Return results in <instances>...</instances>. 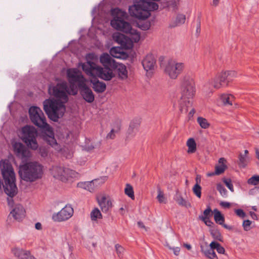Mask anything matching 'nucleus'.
Returning a JSON list of instances; mask_svg holds the SVG:
<instances>
[{"label":"nucleus","instance_id":"8fccbe9b","mask_svg":"<svg viewBox=\"0 0 259 259\" xmlns=\"http://www.w3.org/2000/svg\"><path fill=\"white\" fill-rule=\"evenodd\" d=\"M251 224V221L249 220H244L242 224V226L245 231H247L250 230V225Z\"/></svg>","mask_w":259,"mask_h":259},{"label":"nucleus","instance_id":"4c0bfd02","mask_svg":"<svg viewBox=\"0 0 259 259\" xmlns=\"http://www.w3.org/2000/svg\"><path fill=\"white\" fill-rule=\"evenodd\" d=\"M197 122L200 126L203 128H207L209 126V123L207 120L203 117H198L197 118Z\"/></svg>","mask_w":259,"mask_h":259},{"label":"nucleus","instance_id":"b1692460","mask_svg":"<svg viewBox=\"0 0 259 259\" xmlns=\"http://www.w3.org/2000/svg\"><path fill=\"white\" fill-rule=\"evenodd\" d=\"M98 203L103 211L106 212L111 207L112 203L110 199H107L105 196H103L100 200H98Z\"/></svg>","mask_w":259,"mask_h":259},{"label":"nucleus","instance_id":"bf43d9fd","mask_svg":"<svg viewBox=\"0 0 259 259\" xmlns=\"http://www.w3.org/2000/svg\"><path fill=\"white\" fill-rule=\"evenodd\" d=\"M220 204L222 207L224 208H229L231 206V204L229 202L226 201H222Z\"/></svg>","mask_w":259,"mask_h":259},{"label":"nucleus","instance_id":"f8f14e48","mask_svg":"<svg viewBox=\"0 0 259 259\" xmlns=\"http://www.w3.org/2000/svg\"><path fill=\"white\" fill-rule=\"evenodd\" d=\"M67 76L69 83H76L78 88L85 83V79L81 72L76 68H70L67 70Z\"/></svg>","mask_w":259,"mask_h":259},{"label":"nucleus","instance_id":"680f3d73","mask_svg":"<svg viewBox=\"0 0 259 259\" xmlns=\"http://www.w3.org/2000/svg\"><path fill=\"white\" fill-rule=\"evenodd\" d=\"M195 181H196L195 184L199 185V184L201 183V176L199 175H197L196 176Z\"/></svg>","mask_w":259,"mask_h":259},{"label":"nucleus","instance_id":"e433bc0d","mask_svg":"<svg viewBox=\"0 0 259 259\" xmlns=\"http://www.w3.org/2000/svg\"><path fill=\"white\" fill-rule=\"evenodd\" d=\"M222 73L225 74V76H226V81L227 82L231 81L232 78L236 76V73L234 71H228L222 72Z\"/></svg>","mask_w":259,"mask_h":259},{"label":"nucleus","instance_id":"37998d69","mask_svg":"<svg viewBox=\"0 0 259 259\" xmlns=\"http://www.w3.org/2000/svg\"><path fill=\"white\" fill-rule=\"evenodd\" d=\"M227 166L225 164L217 165L215 166L214 174L220 175L224 172Z\"/></svg>","mask_w":259,"mask_h":259},{"label":"nucleus","instance_id":"1a4fd4ad","mask_svg":"<svg viewBox=\"0 0 259 259\" xmlns=\"http://www.w3.org/2000/svg\"><path fill=\"white\" fill-rule=\"evenodd\" d=\"M185 64L182 62H178L174 60H169L166 64L164 72L171 79H176L183 71Z\"/></svg>","mask_w":259,"mask_h":259},{"label":"nucleus","instance_id":"58836bf2","mask_svg":"<svg viewBox=\"0 0 259 259\" xmlns=\"http://www.w3.org/2000/svg\"><path fill=\"white\" fill-rule=\"evenodd\" d=\"M217 189L220 192L221 196L223 197H227V190L222 185L219 183L217 185Z\"/></svg>","mask_w":259,"mask_h":259},{"label":"nucleus","instance_id":"774afa93","mask_svg":"<svg viewBox=\"0 0 259 259\" xmlns=\"http://www.w3.org/2000/svg\"><path fill=\"white\" fill-rule=\"evenodd\" d=\"M39 150H40V152L41 153V156L45 157V156H47V153L46 152V151L45 150L42 151L41 149H40Z\"/></svg>","mask_w":259,"mask_h":259},{"label":"nucleus","instance_id":"5fc2aeb1","mask_svg":"<svg viewBox=\"0 0 259 259\" xmlns=\"http://www.w3.org/2000/svg\"><path fill=\"white\" fill-rule=\"evenodd\" d=\"M235 213L240 218L243 219L246 217L244 211L241 209H237L235 210Z\"/></svg>","mask_w":259,"mask_h":259},{"label":"nucleus","instance_id":"4d7b16f0","mask_svg":"<svg viewBox=\"0 0 259 259\" xmlns=\"http://www.w3.org/2000/svg\"><path fill=\"white\" fill-rule=\"evenodd\" d=\"M210 251H211V254H210V255L208 256V258H210V259H218L217 256V254L215 252V251H214V250L212 249H210Z\"/></svg>","mask_w":259,"mask_h":259},{"label":"nucleus","instance_id":"6e6552de","mask_svg":"<svg viewBox=\"0 0 259 259\" xmlns=\"http://www.w3.org/2000/svg\"><path fill=\"white\" fill-rule=\"evenodd\" d=\"M115 13L117 15L114 17L110 22L112 27L125 33H134L136 31L132 29L130 23L124 21L122 18L120 17V16L124 17L125 13L122 12L119 9H114L112 10L113 15Z\"/></svg>","mask_w":259,"mask_h":259},{"label":"nucleus","instance_id":"79ce46f5","mask_svg":"<svg viewBox=\"0 0 259 259\" xmlns=\"http://www.w3.org/2000/svg\"><path fill=\"white\" fill-rule=\"evenodd\" d=\"M247 183L248 184L253 186L257 185L259 184V175H254L252 176L248 180Z\"/></svg>","mask_w":259,"mask_h":259},{"label":"nucleus","instance_id":"4468645a","mask_svg":"<svg viewBox=\"0 0 259 259\" xmlns=\"http://www.w3.org/2000/svg\"><path fill=\"white\" fill-rule=\"evenodd\" d=\"M73 213V209L70 205H66L57 213L53 215L55 221L62 222L69 219Z\"/></svg>","mask_w":259,"mask_h":259},{"label":"nucleus","instance_id":"7ed1b4c3","mask_svg":"<svg viewBox=\"0 0 259 259\" xmlns=\"http://www.w3.org/2000/svg\"><path fill=\"white\" fill-rule=\"evenodd\" d=\"M29 115L31 122L38 127L47 132L48 136L51 139L49 141L52 146L57 145L54 138V133L52 128L47 122L46 118L42 110L38 107L32 106L29 109Z\"/></svg>","mask_w":259,"mask_h":259},{"label":"nucleus","instance_id":"aec40b11","mask_svg":"<svg viewBox=\"0 0 259 259\" xmlns=\"http://www.w3.org/2000/svg\"><path fill=\"white\" fill-rule=\"evenodd\" d=\"M91 82L93 84V89L97 93H102L105 91L106 84L102 81H100L96 77H93V78L91 79Z\"/></svg>","mask_w":259,"mask_h":259},{"label":"nucleus","instance_id":"6e6d98bb","mask_svg":"<svg viewBox=\"0 0 259 259\" xmlns=\"http://www.w3.org/2000/svg\"><path fill=\"white\" fill-rule=\"evenodd\" d=\"M167 246L169 249L172 250L175 255H178L180 253V249L179 247H171L169 245H167Z\"/></svg>","mask_w":259,"mask_h":259},{"label":"nucleus","instance_id":"3c124183","mask_svg":"<svg viewBox=\"0 0 259 259\" xmlns=\"http://www.w3.org/2000/svg\"><path fill=\"white\" fill-rule=\"evenodd\" d=\"M199 219L203 221L207 226L210 227L213 224V222H212L208 217L199 216Z\"/></svg>","mask_w":259,"mask_h":259},{"label":"nucleus","instance_id":"393cba45","mask_svg":"<svg viewBox=\"0 0 259 259\" xmlns=\"http://www.w3.org/2000/svg\"><path fill=\"white\" fill-rule=\"evenodd\" d=\"M114 67L117 68V73L121 79H124L127 77V71L124 65L123 64L116 65V63Z\"/></svg>","mask_w":259,"mask_h":259},{"label":"nucleus","instance_id":"052dcab7","mask_svg":"<svg viewBox=\"0 0 259 259\" xmlns=\"http://www.w3.org/2000/svg\"><path fill=\"white\" fill-rule=\"evenodd\" d=\"M200 26H201V22H200V19L199 18H198L197 20V27H196V32L197 33H199L200 32Z\"/></svg>","mask_w":259,"mask_h":259},{"label":"nucleus","instance_id":"f03ea898","mask_svg":"<svg viewBox=\"0 0 259 259\" xmlns=\"http://www.w3.org/2000/svg\"><path fill=\"white\" fill-rule=\"evenodd\" d=\"M195 93L193 79L189 76H185L181 81L180 85L181 98L179 101L180 111L186 113L192 107L193 99Z\"/></svg>","mask_w":259,"mask_h":259},{"label":"nucleus","instance_id":"39448f33","mask_svg":"<svg viewBox=\"0 0 259 259\" xmlns=\"http://www.w3.org/2000/svg\"><path fill=\"white\" fill-rule=\"evenodd\" d=\"M19 175L21 179L27 182H33L40 179L42 175V166L37 162H27L20 165Z\"/></svg>","mask_w":259,"mask_h":259},{"label":"nucleus","instance_id":"423d86ee","mask_svg":"<svg viewBox=\"0 0 259 259\" xmlns=\"http://www.w3.org/2000/svg\"><path fill=\"white\" fill-rule=\"evenodd\" d=\"M81 68L88 75L97 76L105 80H110L114 76L110 67L102 68L92 61L87 60L86 62L82 63Z\"/></svg>","mask_w":259,"mask_h":259},{"label":"nucleus","instance_id":"dca6fc26","mask_svg":"<svg viewBox=\"0 0 259 259\" xmlns=\"http://www.w3.org/2000/svg\"><path fill=\"white\" fill-rule=\"evenodd\" d=\"M10 215H12L15 220L20 221L25 216V210L22 205L16 204L10 212Z\"/></svg>","mask_w":259,"mask_h":259},{"label":"nucleus","instance_id":"4be33fe9","mask_svg":"<svg viewBox=\"0 0 259 259\" xmlns=\"http://www.w3.org/2000/svg\"><path fill=\"white\" fill-rule=\"evenodd\" d=\"M103 182L100 181L99 179H95L90 182H80L77 184L78 187L88 190L90 192L94 190L95 187L97 186V183L100 184Z\"/></svg>","mask_w":259,"mask_h":259},{"label":"nucleus","instance_id":"7c9ffc66","mask_svg":"<svg viewBox=\"0 0 259 259\" xmlns=\"http://www.w3.org/2000/svg\"><path fill=\"white\" fill-rule=\"evenodd\" d=\"M187 145L188 147V152L192 153L196 151V145L193 139H189L187 142Z\"/></svg>","mask_w":259,"mask_h":259},{"label":"nucleus","instance_id":"a878e982","mask_svg":"<svg viewBox=\"0 0 259 259\" xmlns=\"http://www.w3.org/2000/svg\"><path fill=\"white\" fill-rule=\"evenodd\" d=\"M186 17L183 14H179L177 16L176 19L172 21L169 24L170 27H175L184 24L185 22Z\"/></svg>","mask_w":259,"mask_h":259},{"label":"nucleus","instance_id":"c85d7f7f","mask_svg":"<svg viewBox=\"0 0 259 259\" xmlns=\"http://www.w3.org/2000/svg\"><path fill=\"white\" fill-rule=\"evenodd\" d=\"M213 212L214 213V219L215 222L219 225L223 224V223L225 222V218L221 212L217 209H214Z\"/></svg>","mask_w":259,"mask_h":259},{"label":"nucleus","instance_id":"6ab92c4d","mask_svg":"<svg viewBox=\"0 0 259 259\" xmlns=\"http://www.w3.org/2000/svg\"><path fill=\"white\" fill-rule=\"evenodd\" d=\"M12 252L16 257L20 259H35L28 250L16 247L12 249Z\"/></svg>","mask_w":259,"mask_h":259},{"label":"nucleus","instance_id":"20e7f679","mask_svg":"<svg viewBox=\"0 0 259 259\" xmlns=\"http://www.w3.org/2000/svg\"><path fill=\"white\" fill-rule=\"evenodd\" d=\"M158 8V5L155 2L135 0L134 5L129 7L128 11L132 16L144 20L150 16V11L156 10Z\"/></svg>","mask_w":259,"mask_h":259},{"label":"nucleus","instance_id":"de8ad7c7","mask_svg":"<svg viewBox=\"0 0 259 259\" xmlns=\"http://www.w3.org/2000/svg\"><path fill=\"white\" fill-rule=\"evenodd\" d=\"M116 253L119 257L122 256L123 252L124 251V248L119 244H116L115 245Z\"/></svg>","mask_w":259,"mask_h":259},{"label":"nucleus","instance_id":"09e8293b","mask_svg":"<svg viewBox=\"0 0 259 259\" xmlns=\"http://www.w3.org/2000/svg\"><path fill=\"white\" fill-rule=\"evenodd\" d=\"M158 194L157 196V199H158V201L160 203H165L166 202L165 200L166 199L163 195V194L161 191L160 189L159 188L158 189Z\"/></svg>","mask_w":259,"mask_h":259},{"label":"nucleus","instance_id":"bb28decb","mask_svg":"<svg viewBox=\"0 0 259 259\" xmlns=\"http://www.w3.org/2000/svg\"><path fill=\"white\" fill-rule=\"evenodd\" d=\"M220 100L223 105L228 106L232 105L234 97L232 95L223 94L220 97Z\"/></svg>","mask_w":259,"mask_h":259},{"label":"nucleus","instance_id":"ea45409f","mask_svg":"<svg viewBox=\"0 0 259 259\" xmlns=\"http://www.w3.org/2000/svg\"><path fill=\"white\" fill-rule=\"evenodd\" d=\"M210 233L213 238L220 241H222V237L220 232L217 229H211Z\"/></svg>","mask_w":259,"mask_h":259},{"label":"nucleus","instance_id":"9d476101","mask_svg":"<svg viewBox=\"0 0 259 259\" xmlns=\"http://www.w3.org/2000/svg\"><path fill=\"white\" fill-rule=\"evenodd\" d=\"M225 74L222 72L216 75L214 78L208 80L204 85V91L206 92H212V89H219L223 86L226 81Z\"/></svg>","mask_w":259,"mask_h":259},{"label":"nucleus","instance_id":"9b49d317","mask_svg":"<svg viewBox=\"0 0 259 259\" xmlns=\"http://www.w3.org/2000/svg\"><path fill=\"white\" fill-rule=\"evenodd\" d=\"M53 177L62 181H65L69 177H73L74 171L67 168L53 166L51 169Z\"/></svg>","mask_w":259,"mask_h":259},{"label":"nucleus","instance_id":"0e129e2a","mask_svg":"<svg viewBox=\"0 0 259 259\" xmlns=\"http://www.w3.org/2000/svg\"><path fill=\"white\" fill-rule=\"evenodd\" d=\"M183 246L186 247L188 250H190L191 249V245L188 243H184Z\"/></svg>","mask_w":259,"mask_h":259},{"label":"nucleus","instance_id":"c756f323","mask_svg":"<svg viewBox=\"0 0 259 259\" xmlns=\"http://www.w3.org/2000/svg\"><path fill=\"white\" fill-rule=\"evenodd\" d=\"M250 159L248 155L240 153L239 155V165L240 167L244 168L249 162Z\"/></svg>","mask_w":259,"mask_h":259},{"label":"nucleus","instance_id":"603ef678","mask_svg":"<svg viewBox=\"0 0 259 259\" xmlns=\"http://www.w3.org/2000/svg\"><path fill=\"white\" fill-rule=\"evenodd\" d=\"M119 50V48H112L111 49L110 52L113 57L115 58H119V56L116 55L117 54H120L118 52Z\"/></svg>","mask_w":259,"mask_h":259},{"label":"nucleus","instance_id":"c9c22d12","mask_svg":"<svg viewBox=\"0 0 259 259\" xmlns=\"http://www.w3.org/2000/svg\"><path fill=\"white\" fill-rule=\"evenodd\" d=\"M200 248H201V252L207 257H208V256L210 255V254L211 253V251H210L211 250L210 249L214 250V248H212V247L210 246V245L209 246H207L206 243L205 246H204L203 245H201Z\"/></svg>","mask_w":259,"mask_h":259},{"label":"nucleus","instance_id":"c03bdc74","mask_svg":"<svg viewBox=\"0 0 259 259\" xmlns=\"http://www.w3.org/2000/svg\"><path fill=\"white\" fill-rule=\"evenodd\" d=\"M70 91H68V94H71L72 95H76L78 93V86L76 83H70Z\"/></svg>","mask_w":259,"mask_h":259},{"label":"nucleus","instance_id":"f257e3e1","mask_svg":"<svg viewBox=\"0 0 259 259\" xmlns=\"http://www.w3.org/2000/svg\"><path fill=\"white\" fill-rule=\"evenodd\" d=\"M48 90L49 94L58 100H45L43 102L44 110L51 120L56 122L63 117L66 111L64 103L68 100V87L66 82L63 81L50 85Z\"/></svg>","mask_w":259,"mask_h":259},{"label":"nucleus","instance_id":"338daca9","mask_svg":"<svg viewBox=\"0 0 259 259\" xmlns=\"http://www.w3.org/2000/svg\"><path fill=\"white\" fill-rule=\"evenodd\" d=\"M138 225L140 228H145V226H144V224L142 222H138Z\"/></svg>","mask_w":259,"mask_h":259},{"label":"nucleus","instance_id":"2eb2a0df","mask_svg":"<svg viewBox=\"0 0 259 259\" xmlns=\"http://www.w3.org/2000/svg\"><path fill=\"white\" fill-rule=\"evenodd\" d=\"M80 94L82 98L88 103H91L94 102L95 100V96L92 90L84 83L78 88Z\"/></svg>","mask_w":259,"mask_h":259},{"label":"nucleus","instance_id":"a211bd4d","mask_svg":"<svg viewBox=\"0 0 259 259\" xmlns=\"http://www.w3.org/2000/svg\"><path fill=\"white\" fill-rule=\"evenodd\" d=\"M140 124V120L138 119H134L130 122L129 127L127 132V139L133 138L137 133L139 126Z\"/></svg>","mask_w":259,"mask_h":259},{"label":"nucleus","instance_id":"2f4dec72","mask_svg":"<svg viewBox=\"0 0 259 259\" xmlns=\"http://www.w3.org/2000/svg\"><path fill=\"white\" fill-rule=\"evenodd\" d=\"M210 246L216 249L219 253L224 254L225 252V248L221 245L220 243L215 241H212L210 244Z\"/></svg>","mask_w":259,"mask_h":259},{"label":"nucleus","instance_id":"e2e57ef3","mask_svg":"<svg viewBox=\"0 0 259 259\" xmlns=\"http://www.w3.org/2000/svg\"><path fill=\"white\" fill-rule=\"evenodd\" d=\"M35 228L37 230H40L41 229V223L38 222L35 224Z\"/></svg>","mask_w":259,"mask_h":259},{"label":"nucleus","instance_id":"0eeeda50","mask_svg":"<svg viewBox=\"0 0 259 259\" xmlns=\"http://www.w3.org/2000/svg\"><path fill=\"white\" fill-rule=\"evenodd\" d=\"M37 136V131L33 126L26 125L21 129V139L28 148L33 150H36L38 148L36 140Z\"/></svg>","mask_w":259,"mask_h":259},{"label":"nucleus","instance_id":"f704fd0d","mask_svg":"<svg viewBox=\"0 0 259 259\" xmlns=\"http://www.w3.org/2000/svg\"><path fill=\"white\" fill-rule=\"evenodd\" d=\"M91 218L92 221H96L98 219L102 218V214L99 209H94L91 213Z\"/></svg>","mask_w":259,"mask_h":259},{"label":"nucleus","instance_id":"412c9836","mask_svg":"<svg viewBox=\"0 0 259 259\" xmlns=\"http://www.w3.org/2000/svg\"><path fill=\"white\" fill-rule=\"evenodd\" d=\"M100 62L105 67H114L116 62L107 53H103L100 58Z\"/></svg>","mask_w":259,"mask_h":259},{"label":"nucleus","instance_id":"72a5a7b5","mask_svg":"<svg viewBox=\"0 0 259 259\" xmlns=\"http://www.w3.org/2000/svg\"><path fill=\"white\" fill-rule=\"evenodd\" d=\"M124 193L132 199L134 200L135 199L133 188L130 184H127L126 185V187L124 189Z\"/></svg>","mask_w":259,"mask_h":259},{"label":"nucleus","instance_id":"13d9d810","mask_svg":"<svg viewBox=\"0 0 259 259\" xmlns=\"http://www.w3.org/2000/svg\"><path fill=\"white\" fill-rule=\"evenodd\" d=\"M212 211L210 206H207V208L203 212V215H202L203 217H207V216L210 214V213Z\"/></svg>","mask_w":259,"mask_h":259},{"label":"nucleus","instance_id":"5701e85b","mask_svg":"<svg viewBox=\"0 0 259 259\" xmlns=\"http://www.w3.org/2000/svg\"><path fill=\"white\" fill-rule=\"evenodd\" d=\"M113 38L116 42L120 44L123 48H128L127 45L128 39L124 34L118 32L115 33L113 34Z\"/></svg>","mask_w":259,"mask_h":259},{"label":"nucleus","instance_id":"a18cd8bd","mask_svg":"<svg viewBox=\"0 0 259 259\" xmlns=\"http://www.w3.org/2000/svg\"><path fill=\"white\" fill-rule=\"evenodd\" d=\"M138 27L142 30H147L150 27V23L149 22H145L143 23H138Z\"/></svg>","mask_w":259,"mask_h":259},{"label":"nucleus","instance_id":"a19ab883","mask_svg":"<svg viewBox=\"0 0 259 259\" xmlns=\"http://www.w3.org/2000/svg\"><path fill=\"white\" fill-rule=\"evenodd\" d=\"M201 187L200 185L195 184L192 188L194 194L199 198L201 196Z\"/></svg>","mask_w":259,"mask_h":259},{"label":"nucleus","instance_id":"864d4df0","mask_svg":"<svg viewBox=\"0 0 259 259\" xmlns=\"http://www.w3.org/2000/svg\"><path fill=\"white\" fill-rule=\"evenodd\" d=\"M100 146V142H97L96 143H92L91 145H88L87 147L88 151H91L95 148L99 147Z\"/></svg>","mask_w":259,"mask_h":259},{"label":"nucleus","instance_id":"69168bd1","mask_svg":"<svg viewBox=\"0 0 259 259\" xmlns=\"http://www.w3.org/2000/svg\"><path fill=\"white\" fill-rule=\"evenodd\" d=\"M226 161L224 158H220L219 160V163L220 164H225L224 162Z\"/></svg>","mask_w":259,"mask_h":259},{"label":"nucleus","instance_id":"f3484780","mask_svg":"<svg viewBox=\"0 0 259 259\" xmlns=\"http://www.w3.org/2000/svg\"><path fill=\"white\" fill-rule=\"evenodd\" d=\"M142 63L144 69L148 71L154 69L156 61L152 55L149 54L144 58Z\"/></svg>","mask_w":259,"mask_h":259},{"label":"nucleus","instance_id":"473e14b6","mask_svg":"<svg viewBox=\"0 0 259 259\" xmlns=\"http://www.w3.org/2000/svg\"><path fill=\"white\" fill-rule=\"evenodd\" d=\"M120 130L119 125L117 124L114 126L111 131L107 134L106 136L107 139H113L115 137V134H117Z\"/></svg>","mask_w":259,"mask_h":259},{"label":"nucleus","instance_id":"49530a36","mask_svg":"<svg viewBox=\"0 0 259 259\" xmlns=\"http://www.w3.org/2000/svg\"><path fill=\"white\" fill-rule=\"evenodd\" d=\"M223 181L225 184L226 186L228 188V189L231 192H233L234 190L231 179L224 178L223 179Z\"/></svg>","mask_w":259,"mask_h":259},{"label":"nucleus","instance_id":"cd10ccee","mask_svg":"<svg viewBox=\"0 0 259 259\" xmlns=\"http://www.w3.org/2000/svg\"><path fill=\"white\" fill-rule=\"evenodd\" d=\"M175 199L178 203V204L181 206H184L186 208H188L191 206L190 203L186 200L184 199L182 197L181 195L179 194L178 192L176 193Z\"/></svg>","mask_w":259,"mask_h":259},{"label":"nucleus","instance_id":"ddd939ff","mask_svg":"<svg viewBox=\"0 0 259 259\" xmlns=\"http://www.w3.org/2000/svg\"><path fill=\"white\" fill-rule=\"evenodd\" d=\"M13 148L16 156L23 161L28 160L31 157V153L28 148L20 142H15L13 144Z\"/></svg>","mask_w":259,"mask_h":259}]
</instances>
